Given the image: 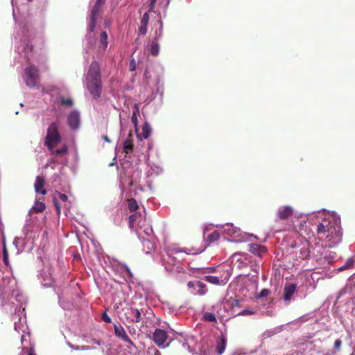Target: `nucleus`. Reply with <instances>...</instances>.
I'll return each mask as SVG.
<instances>
[{
    "label": "nucleus",
    "mask_w": 355,
    "mask_h": 355,
    "mask_svg": "<svg viewBox=\"0 0 355 355\" xmlns=\"http://www.w3.org/2000/svg\"><path fill=\"white\" fill-rule=\"evenodd\" d=\"M87 88L90 94L95 99L100 98L102 92V81L100 64L93 61L89 67L86 76Z\"/></svg>",
    "instance_id": "obj_1"
},
{
    "label": "nucleus",
    "mask_w": 355,
    "mask_h": 355,
    "mask_svg": "<svg viewBox=\"0 0 355 355\" xmlns=\"http://www.w3.org/2000/svg\"><path fill=\"white\" fill-rule=\"evenodd\" d=\"M135 224H137L138 229L137 234L141 239L150 238L153 235L152 227L146 223V216L141 212H136L129 216L128 226L130 229H133Z\"/></svg>",
    "instance_id": "obj_2"
},
{
    "label": "nucleus",
    "mask_w": 355,
    "mask_h": 355,
    "mask_svg": "<svg viewBox=\"0 0 355 355\" xmlns=\"http://www.w3.org/2000/svg\"><path fill=\"white\" fill-rule=\"evenodd\" d=\"M60 141L61 135L59 132V124L57 122H53L47 128L44 144L49 150H52Z\"/></svg>",
    "instance_id": "obj_3"
},
{
    "label": "nucleus",
    "mask_w": 355,
    "mask_h": 355,
    "mask_svg": "<svg viewBox=\"0 0 355 355\" xmlns=\"http://www.w3.org/2000/svg\"><path fill=\"white\" fill-rule=\"evenodd\" d=\"M231 272L229 270H223V272H220L219 275H203V279L208 282L210 284H212L216 286H224L225 285L230 277H231Z\"/></svg>",
    "instance_id": "obj_4"
},
{
    "label": "nucleus",
    "mask_w": 355,
    "mask_h": 355,
    "mask_svg": "<svg viewBox=\"0 0 355 355\" xmlns=\"http://www.w3.org/2000/svg\"><path fill=\"white\" fill-rule=\"evenodd\" d=\"M327 232L325 237L330 242V247L335 245L341 241L342 232L340 227L337 225L335 222L331 223Z\"/></svg>",
    "instance_id": "obj_5"
},
{
    "label": "nucleus",
    "mask_w": 355,
    "mask_h": 355,
    "mask_svg": "<svg viewBox=\"0 0 355 355\" xmlns=\"http://www.w3.org/2000/svg\"><path fill=\"white\" fill-rule=\"evenodd\" d=\"M24 79L26 84L29 87H34L37 85L39 80L38 68L34 65L29 66L25 69Z\"/></svg>",
    "instance_id": "obj_6"
},
{
    "label": "nucleus",
    "mask_w": 355,
    "mask_h": 355,
    "mask_svg": "<svg viewBox=\"0 0 355 355\" xmlns=\"http://www.w3.org/2000/svg\"><path fill=\"white\" fill-rule=\"evenodd\" d=\"M168 339L167 332L161 329H156L153 334V340L159 347H164V344Z\"/></svg>",
    "instance_id": "obj_7"
},
{
    "label": "nucleus",
    "mask_w": 355,
    "mask_h": 355,
    "mask_svg": "<svg viewBox=\"0 0 355 355\" xmlns=\"http://www.w3.org/2000/svg\"><path fill=\"white\" fill-rule=\"evenodd\" d=\"M114 334L117 338H119L123 342L127 343L130 344V345L135 347L134 343L129 338L125 330L121 324H119V325L114 324Z\"/></svg>",
    "instance_id": "obj_8"
},
{
    "label": "nucleus",
    "mask_w": 355,
    "mask_h": 355,
    "mask_svg": "<svg viewBox=\"0 0 355 355\" xmlns=\"http://www.w3.org/2000/svg\"><path fill=\"white\" fill-rule=\"evenodd\" d=\"M297 285L293 283H286L283 291V299L286 302H289L292 296L296 292Z\"/></svg>",
    "instance_id": "obj_9"
},
{
    "label": "nucleus",
    "mask_w": 355,
    "mask_h": 355,
    "mask_svg": "<svg viewBox=\"0 0 355 355\" xmlns=\"http://www.w3.org/2000/svg\"><path fill=\"white\" fill-rule=\"evenodd\" d=\"M68 124L72 129H77L80 125V114L79 113L73 110L68 116Z\"/></svg>",
    "instance_id": "obj_10"
},
{
    "label": "nucleus",
    "mask_w": 355,
    "mask_h": 355,
    "mask_svg": "<svg viewBox=\"0 0 355 355\" xmlns=\"http://www.w3.org/2000/svg\"><path fill=\"white\" fill-rule=\"evenodd\" d=\"M293 214V209L288 205L282 206L277 209V216L281 220L288 219Z\"/></svg>",
    "instance_id": "obj_11"
},
{
    "label": "nucleus",
    "mask_w": 355,
    "mask_h": 355,
    "mask_svg": "<svg viewBox=\"0 0 355 355\" xmlns=\"http://www.w3.org/2000/svg\"><path fill=\"white\" fill-rule=\"evenodd\" d=\"M248 250L254 255L260 257L262 256V254L267 252V248L266 246L257 243L249 244Z\"/></svg>",
    "instance_id": "obj_12"
},
{
    "label": "nucleus",
    "mask_w": 355,
    "mask_h": 355,
    "mask_svg": "<svg viewBox=\"0 0 355 355\" xmlns=\"http://www.w3.org/2000/svg\"><path fill=\"white\" fill-rule=\"evenodd\" d=\"M45 184V180L43 177L41 176H37L35 184H34V188L36 193H41L42 195H45L47 191L45 189H44V186Z\"/></svg>",
    "instance_id": "obj_13"
},
{
    "label": "nucleus",
    "mask_w": 355,
    "mask_h": 355,
    "mask_svg": "<svg viewBox=\"0 0 355 355\" xmlns=\"http://www.w3.org/2000/svg\"><path fill=\"white\" fill-rule=\"evenodd\" d=\"M227 339L225 336L221 335L216 338V349L218 355H221L226 347Z\"/></svg>",
    "instance_id": "obj_14"
},
{
    "label": "nucleus",
    "mask_w": 355,
    "mask_h": 355,
    "mask_svg": "<svg viewBox=\"0 0 355 355\" xmlns=\"http://www.w3.org/2000/svg\"><path fill=\"white\" fill-rule=\"evenodd\" d=\"M220 272H223V270H218V268L216 267L196 268L194 271L196 277H198V275H207L210 273H216V275H219Z\"/></svg>",
    "instance_id": "obj_15"
},
{
    "label": "nucleus",
    "mask_w": 355,
    "mask_h": 355,
    "mask_svg": "<svg viewBox=\"0 0 355 355\" xmlns=\"http://www.w3.org/2000/svg\"><path fill=\"white\" fill-rule=\"evenodd\" d=\"M134 148L132 134L130 132L128 137L123 142V150L125 154H129L132 152Z\"/></svg>",
    "instance_id": "obj_16"
},
{
    "label": "nucleus",
    "mask_w": 355,
    "mask_h": 355,
    "mask_svg": "<svg viewBox=\"0 0 355 355\" xmlns=\"http://www.w3.org/2000/svg\"><path fill=\"white\" fill-rule=\"evenodd\" d=\"M142 244H143V250L146 254H149L151 251L155 249V244L150 240V238H144L142 239Z\"/></svg>",
    "instance_id": "obj_17"
},
{
    "label": "nucleus",
    "mask_w": 355,
    "mask_h": 355,
    "mask_svg": "<svg viewBox=\"0 0 355 355\" xmlns=\"http://www.w3.org/2000/svg\"><path fill=\"white\" fill-rule=\"evenodd\" d=\"M331 222L327 220H324L321 223H320L318 225L317 227V232L318 234H322L325 236L327 234V229L329 228V225H331Z\"/></svg>",
    "instance_id": "obj_18"
},
{
    "label": "nucleus",
    "mask_w": 355,
    "mask_h": 355,
    "mask_svg": "<svg viewBox=\"0 0 355 355\" xmlns=\"http://www.w3.org/2000/svg\"><path fill=\"white\" fill-rule=\"evenodd\" d=\"M128 314L133 315V320H132V323L140 322L141 313L138 309L133 308L128 309Z\"/></svg>",
    "instance_id": "obj_19"
},
{
    "label": "nucleus",
    "mask_w": 355,
    "mask_h": 355,
    "mask_svg": "<svg viewBox=\"0 0 355 355\" xmlns=\"http://www.w3.org/2000/svg\"><path fill=\"white\" fill-rule=\"evenodd\" d=\"M225 232L230 236H236L239 232V229L233 224H226L224 227Z\"/></svg>",
    "instance_id": "obj_20"
},
{
    "label": "nucleus",
    "mask_w": 355,
    "mask_h": 355,
    "mask_svg": "<svg viewBox=\"0 0 355 355\" xmlns=\"http://www.w3.org/2000/svg\"><path fill=\"white\" fill-rule=\"evenodd\" d=\"M219 238L220 234L217 230H215L207 236L206 239V242L209 245L212 243L217 241L219 239Z\"/></svg>",
    "instance_id": "obj_21"
},
{
    "label": "nucleus",
    "mask_w": 355,
    "mask_h": 355,
    "mask_svg": "<svg viewBox=\"0 0 355 355\" xmlns=\"http://www.w3.org/2000/svg\"><path fill=\"white\" fill-rule=\"evenodd\" d=\"M151 134V128L148 123L146 122L142 126L141 135L144 139H148Z\"/></svg>",
    "instance_id": "obj_22"
},
{
    "label": "nucleus",
    "mask_w": 355,
    "mask_h": 355,
    "mask_svg": "<svg viewBox=\"0 0 355 355\" xmlns=\"http://www.w3.org/2000/svg\"><path fill=\"white\" fill-rule=\"evenodd\" d=\"M103 4H98V3L96 2L95 5L94 6L91 14H90V18L92 19H97V17L98 15L100 8Z\"/></svg>",
    "instance_id": "obj_23"
},
{
    "label": "nucleus",
    "mask_w": 355,
    "mask_h": 355,
    "mask_svg": "<svg viewBox=\"0 0 355 355\" xmlns=\"http://www.w3.org/2000/svg\"><path fill=\"white\" fill-rule=\"evenodd\" d=\"M107 35L105 31L101 32L100 34V44L105 49L107 46Z\"/></svg>",
    "instance_id": "obj_24"
},
{
    "label": "nucleus",
    "mask_w": 355,
    "mask_h": 355,
    "mask_svg": "<svg viewBox=\"0 0 355 355\" xmlns=\"http://www.w3.org/2000/svg\"><path fill=\"white\" fill-rule=\"evenodd\" d=\"M196 285L198 286L199 290L197 292V294L199 295H204L207 293L206 284L201 281H198Z\"/></svg>",
    "instance_id": "obj_25"
},
{
    "label": "nucleus",
    "mask_w": 355,
    "mask_h": 355,
    "mask_svg": "<svg viewBox=\"0 0 355 355\" xmlns=\"http://www.w3.org/2000/svg\"><path fill=\"white\" fill-rule=\"evenodd\" d=\"M202 319L204 321H207V322H216V318L215 315L213 313H210V312L204 313V314L202 315Z\"/></svg>",
    "instance_id": "obj_26"
},
{
    "label": "nucleus",
    "mask_w": 355,
    "mask_h": 355,
    "mask_svg": "<svg viewBox=\"0 0 355 355\" xmlns=\"http://www.w3.org/2000/svg\"><path fill=\"white\" fill-rule=\"evenodd\" d=\"M128 202V207L130 211H135L138 209L139 206L135 199L130 198Z\"/></svg>",
    "instance_id": "obj_27"
},
{
    "label": "nucleus",
    "mask_w": 355,
    "mask_h": 355,
    "mask_svg": "<svg viewBox=\"0 0 355 355\" xmlns=\"http://www.w3.org/2000/svg\"><path fill=\"white\" fill-rule=\"evenodd\" d=\"M46 208L44 203L42 202H37L35 205L33 207L32 209L35 213L42 212Z\"/></svg>",
    "instance_id": "obj_28"
},
{
    "label": "nucleus",
    "mask_w": 355,
    "mask_h": 355,
    "mask_svg": "<svg viewBox=\"0 0 355 355\" xmlns=\"http://www.w3.org/2000/svg\"><path fill=\"white\" fill-rule=\"evenodd\" d=\"M53 155H61L66 154L68 151L67 146L66 145H64L62 148L54 150V148L52 150H50Z\"/></svg>",
    "instance_id": "obj_29"
},
{
    "label": "nucleus",
    "mask_w": 355,
    "mask_h": 355,
    "mask_svg": "<svg viewBox=\"0 0 355 355\" xmlns=\"http://www.w3.org/2000/svg\"><path fill=\"white\" fill-rule=\"evenodd\" d=\"M58 102L61 105H65L67 107H71L73 104V100L71 98H65L64 97H60L58 98Z\"/></svg>",
    "instance_id": "obj_30"
},
{
    "label": "nucleus",
    "mask_w": 355,
    "mask_h": 355,
    "mask_svg": "<svg viewBox=\"0 0 355 355\" xmlns=\"http://www.w3.org/2000/svg\"><path fill=\"white\" fill-rule=\"evenodd\" d=\"M310 251L308 248L303 247L300 249L299 257L302 259H306L309 257Z\"/></svg>",
    "instance_id": "obj_31"
},
{
    "label": "nucleus",
    "mask_w": 355,
    "mask_h": 355,
    "mask_svg": "<svg viewBox=\"0 0 355 355\" xmlns=\"http://www.w3.org/2000/svg\"><path fill=\"white\" fill-rule=\"evenodd\" d=\"M159 46L157 42H153L150 46V52L152 55L156 56L159 54Z\"/></svg>",
    "instance_id": "obj_32"
},
{
    "label": "nucleus",
    "mask_w": 355,
    "mask_h": 355,
    "mask_svg": "<svg viewBox=\"0 0 355 355\" xmlns=\"http://www.w3.org/2000/svg\"><path fill=\"white\" fill-rule=\"evenodd\" d=\"M3 259L4 263L8 266V252L6 248V243H3Z\"/></svg>",
    "instance_id": "obj_33"
},
{
    "label": "nucleus",
    "mask_w": 355,
    "mask_h": 355,
    "mask_svg": "<svg viewBox=\"0 0 355 355\" xmlns=\"http://www.w3.org/2000/svg\"><path fill=\"white\" fill-rule=\"evenodd\" d=\"M147 355H161V353L157 349L152 346L148 348Z\"/></svg>",
    "instance_id": "obj_34"
},
{
    "label": "nucleus",
    "mask_w": 355,
    "mask_h": 355,
    "mask_svg": "<svg viewBox=\"0 0 355 355\" xmlns=\"http://www.w3.org/2000/svg\"><path fill=\"white\" fill-rule=\"evenodd\" d=\"M96 19L90 18V22L88 27V31L90 33L93 32L94 31V28L96 27Z\"/></svg>",
    "instance_id": "obj_35"
},
{
    "label": "nucleus",
    "mask_w": 355,
    "mask_h": 355,
    "mask_svg": "<svg viewBox=\"0 0 355 355\" xmlns=\"http://www.w3.org/2000/svg\"><path fill=\"white\" fill-rule=\"evenodd\" d=\"M270 294V291L267 288H263L257 296V298H262L267 297Z\"/></svg>",
    "instance_id": "obj_36"
},
{
    "label": "nucleus",
    "mask_w": 355,
    "mask_h": 355,
    "mask_svg": "<svg viewBox=\"0 0 355 355\" xmlns=\"http://www.w3.org/2000/svg\"><path fill=\"white\" fill-rule=\"evenodd\" d=\"M149 21V15L148 12H145L141 20V24L144 25H148Z\"/></svg>",
    "instance_id": "obj_37"
},
{
    "label": "nucleus",
    "mask_w": 355,
    "mask_h": 355,
    "mask_svg": "<svg viewBox=\"0 0 355 355\" xmlns=\"http://www.w3.org/2000/svg\"><path fill=\"white\" fill-rule=\"evenodd\" d=\"M255 313V311L249 310V309H244L241 311H240L237 315H254Z\"/></svg>",
    "instance_id": "obj_38"
},
{
    "label": "nucleus",
    "mask_w": 355,
    "mask_h": 355,
    "mask_svg": "<svg viewBox=\"0 0 355 355\" xmlns=\"http://www.w3.org/2000/svg\"><path fill=\"white\" fill-rule=\"evenodd\" d=\"M354 264V260L352 259H348L345 265L341 267L340 270H345L346 268H350Z\"/></svg>",
    "instance_id": "obj_39"
},
{
    "label": "nucleus",
    "mask_w": 355,
    "mask_h": 355,
    "mask_svg": "<svg viewBox=\"0 0 355 355\" xmlns=\"http://www.w3.org/2000/svg\"><path fill=\"white\" fill-rule=\"evenodd\" d=\"M53 203H54V206L56 209V211H57L58 214L59 215L60 214L61 207H60V205L59 204V202H58L55 196L53 198Z\"/></svg>",
    "instance_id": "obj_40"
},
{
    "label": "nucleus",
    "mask_w": 355,
    "mask_h": 355,
    "mask_svg": "<svg viewBox=\"0 0 355 355\" xmlns=\"http://www.w3.org/2000/svg\"><path fill=\"white\" fill-rule=\"evenodd\" d=\"M139 32L141 35H145L147 32V25H144L141 24L139 28Z\"/></svg>",
    "instance_id": "obj_41"
},
{
    "label": "nucleus",
    "mask_w": 355,
    "mask_h": 355,
    "mask_svg": "<svg viewBox=\"0 0 355 355\" xmlns=\"http://www.w3.org/2000/svg\"><path fill=\"white\" fill-rule=\"evenodd\" d=\"M101 318H102V320L107 323H110L112 322L110 317L105 312H104L102 314Z\"/></svg>",
    "instance_id": "obj_42"
},
{
    "label": "nucleus",
    "mask_w": 355,
    "mask_h": 355,
    "mask_svg": "<svg viewBox=\"0 0 355 355\" xmlns=\"http://www.w3.org/2000/svg\"><path fill=\"white\" fill-rule=\"evenodd\" d=\"M137 64L135 60H131L129 64V69L130 71H134L136 69Z\"/></svg>",
    "instance_id": "obj_43"
},
{
    "label": "nucleus",
    "mask_w": 355,
    "mask_h": 355,
    "mask_svg": "<svg viewBox=\"0 0 355 355\" xmlns=\"http://www.w3.org/2000/svg\"><path fill=\"white\" fill-rule=\"evenodd\" d=\"M58 198H60V200L64 202H67V200H68V197L66 194H64V193H57Z\"/></svg>",
    "instance_id": "obj_44"
},
{
    "label": "nucleus",
    "mask_w": 355,
    "mask_h": 355,
    "mask_svg": "<svg viewBox=\"0 0 355 355\" xmlns=\"http://www.w3.org/2000/svg\"><path fill=\"white\" fill-rule=\"evenodd\" d=\"M342 342L340 339H337L334 342V348L336 351H339L341 347Z\"/></svg>",
    "instance_id": "obj_45"
},
{
    "label": "nucleus",
    "mask_w": 355,
    "mask_h": 355,
    "mask_svg": "<svg viewBox=\"0 0 355 355\" xmlns=\"http://www.w3.org/2000/svg\"><path fill=\"white\" fill-rule=\"evenodd\" d=\"M149 1V11H153L157 0H148Z\"/></svg>",
    "instance_id": "obj_46"
},
{
    "label": "nucleus",
    "mask_w": 355,
    "mask_h": 355,
    "mask_svg": "<svg viewBox=\"0 0 355 355\" xmlns=\"http://www.w3.org/2000/svg\"><path fill=\"white\" fill-rule=\"evenodd\" d=\"M131 121H132V123L134 124L135 128L137 129V125H138L137 115L132 114V117H131Z\"/></svg>",
    "instance_id": "obj_47"
},
{
    "label": "nucleus",
    "mask_w": 355,
    "mask_h": 355,
    "mask_svg": "<svg viewBox=\"0 0 355 355\" xmlns=\"http://www.w3.org/2000/svg\"><path fill=\"white\" fill-rule=\"evenodd\" d=\"M139 113V105L137 104H135L132 114L138 115Z\"/></svg>",
    "instance_id": "obj_48"
},
{
    "label": "nucleus",
    "mask_w": 355,
    "mask_h": 355,
    "mask_svg": "<svg viewBox=\"0 0 355 355\" xmlns=\"http://www.w3.org/2000/svg\"><path fill=\"white\" fill-rule=\"evenodd\" d=\"M125 316L128 322H132V320H133V315L128 314V311L125 313Z\"/></svg>",
    "instance_id": "obj_49"
},
{
    "label": "nucleus",
    "mask_w": 355,
    "mask_h": 355,
    "mask_svg": "<svg viewBox=\"0 0 355 355\" xmlns=\"http://www.w3.org/2000/svg\"><path fill=\"white\" fill-rule=\"evenodd\" d=\"M80 349L82 350H89V349H92L93 347L91 346H88V345H83L80 347Z\"/></svg>",
    "instance_id": "obj_50"
},
{
    "label": "nucleus",
    "mask_w": 355,
    "mask_h": 355,
    "mask_svg": "<svg viewBox=\"0 0 355 355\" xmlns=\"http://www.w3.org/2000/svg\"><path fill=\"white\" fill-rule=\"evenodd\" d=\"M187 286L188 288H194L195 287V284L192 281H190L187 283Z\"/></svg>",
    "instance_id": "obj_51"
},
{
    "label": "nucleus",
    "mask_w": 355,
    "mask_h": 355,
    "mask_svg": "<svg viewBox=\"0 0 355 355\" xmlns=\"http://www.w3.org/2000/svg\"><path fill=\"white\" fill-rule=\"evenodd\" d=\"M124 268H125L127 273L128 274V275L131 277L132 276V272H131L130 268L126 266H124Z\"/></svg>",
    "instance_id": "obj_52"
},
{
    "label": "nucleus",
    "mask_w": 355,
    "mask_h": 355,
    "mask_svg": "<svg viewBox=\"0 0 355 355\" xmlns=\"http://www.w3.org/2000/svg\"><path fill=\"white\" fill-rule=\"evenodd\" d=\"M102 138H103V139H104L107 143H110L111 142V140L110 139V138L107 135H103Z\"/></svg>",
    "instance_id": "obj_53"
},
{
    "label": "nucleus",
    "mask_w": 355,
    "mask_h": 355,
    "mask_svg": "<svg viewBox=\"0 0 355 355\" xmlns=\"http://www.w3.org/2000/svg\"><path fill=\"white\" fill-rule=\"evenodd\" d=\"M232 305L234 306H239V301L235 300L234 302L232 304Z\"/></svg>",
    "instance_id": "obj_54"
},
{
    "label": "nucleus",
    "mask_w": 355,
    "mask_h": 355,
    "mask_svg": "<svg viewBox=\"0 0 355 355\" xmlns=\"http://www.w3.org/2000/svg\"><path fill=\"white\" fill-rule=\"evenodd\" d=\"M105 0H96V3H98V4H104Z\"/></svg>",
    "instance_id": "obj_55"
},
{
    "label": "nucleus",
    "mask_w": 355,
    "mask_h": 355,
    "mask_svg": "<svg viewBox=\"0 0 355 355\" xmlns=\"http://www.w3.org/2000/svg\"><path fill=\"white\" fill-rule=\"evenodd\" d=\"M28 355H36L33 350L32 349H30L29 351H28Z\"/></svg>",
    "instance_id": "obj_56"
},
{
    "label": "nucleus",
    "mask_w": 355,
    "mask_h": 355,
    "mask_svg": "<svg viewBox=\"0 0 355 355\" xmlns=\"http://www.w3.org/2000/svg\"><path fill=\"white\" fill-rule=\"evenodd\" d=\"M94 343L95 344L98 345H101V343H100V341H99V340H94Z\"/></svg>",
    "instance_id": "obj_57"
},
{
    "label": "nucleus",
    "mask_w": 355,
    "mask_h": 355,
    "mask_svg": "<svg viewBox=\"0 0 355 355\" xmlns=\"http://www.w3.org/2000/svg\"><path fill=\"white\" fill-rule=\"evenodd\" d=\"M52 284L50 282L49 284H45L44 286H51Z\"/></svg>",
    "instance_id": "obj_58"
}]
</instances>
